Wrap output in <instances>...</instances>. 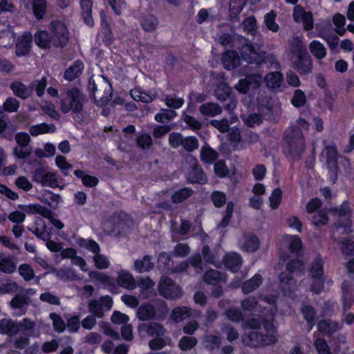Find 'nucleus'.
Returning <instances> with one entry per match:
<instances>
[{
    "label": "nucleus",
    "mask_w": 354,
    "mask_h": 354,
    "mask_svg": "<svg viewBox=\"0 0 354 354\" xmlns=\"http://www.w3.org/2000/svg\"><path fill=\"white\" fill-rule=\"evenodd\" d=\"M270 311L271 312L270 313H264L262 311L265 317L264 328L268 333L265 338H262L257 331H254V330L258 329L260 326L258 320V317L260 316L259 315L254 314V317L251 318L250 321L245 323V335L243 338V341L246 345L257 347L263 345H269L276 342L277 335L275 328L272 323V309H271Z\"/></svg>",
    "instance_id": "nucleus-1"
},
{
    "label": "nucleus",
    "mask_w": 354,
    "mask_h": 354,
    "mask_svg": "<svg viewBox=\"0 0 354 354\" xmlns=\"http://www.w3.org/2000/svg\"><path fill=\"white\" fill-rule=\"evenodd\" d=\"M219 41L223 46L232 44L234 46L239 47V45H241V53L242 57L248 63L256 62L257 64H261L269 61L272 65H274V68L279 66V64L275 62L273 56L267 55L264 51L259 50V47L256 48L248 44V41L242 37L224 34L219 37Z\"/></svg>",
    "instance_id": "nucleus-2"
},
{
    "label": "nucleus",
    "mask_w": 354,
    "mask_h": 354,
    "mask_svg": "<svg viewBox=\"0 0 354 354\" xmlns=\"http://www.w3.org/2000/svg\"><path fill=\"white\" fill-rule=\"evenodd\" d=\"M19 333L28 336L39 335V333L36 332V324L28 319L26 318L21 322L11 319L0 320V333L13 336Z\"/></svg>",
    "instance_id": "nucleus-3"
},
{
    "label": "nucleus",
    "mask_w": 354,
    "mask_h": 354,
    "mask_svg": "<svg viewBox=\"0 0 354 354\" xmlns=\"http://www.w3.org/2000/svg\"><path fill=\"white\" fill-rule=\"evenodd\" d=\"M305 141L301 128L292 127L286 131L283 152L292 158L299 157L305 149Z\"/></svg>",
    "instance_id": "nucleus-4"
},
{
    "label": "nucleus",
    "mask_w": 354,
    "mask_h": 354,
    "mask_svg": "<svg viewBox=\"0 0 354 354\" xmlns=\"http://www.w3.org/2000/svg\"><path fill=\"white\" fill-rule=\"evenodd\" d=\"M295 45L291 50V62L300 73L307 74L311 71L312 61L307 53L306 46L299 37L295 39Z\"/></svg>",
    "instance_id": "nucleus-5"
},
{
    "label": "nucleus",
    "mask_w": 354,
    "mask_h": 354,
    "mask_svg": "<svg viewBox=\"0 0 354 354\" xmlns=\"http://www.w3.org/2000/svg\"><path fill=\"white\" fill-rule=\"evenodd\" d=\"M140 333L146 332L149 335L153 337L154 339L149 342V347L153 350L160 349L164 347L167 344H169L170 339L168 337H162L165 333L162 327L156 324H140L138 327Z\"/></svg>",
    "instance_id": "nucleus-6"
},
{
    "label": "nucleus",
    "mask_w": 354,
    "mask_h": 354,
    "mask_svg": "<svg viewBox=\"0 0 354 354\" xmlns=\"http://www.w3.org/2000/svg\"><path fill=\"white\" fill-rule=\"evenodd\" d=\"M304 265L300 261L289 262L286 266V270L279 275V280L282 285L288 286V288H284V294L290 296V286L293 277L299 275L303 272Z\"/></svg>",
    "instance_id": "nucleus-7"
},
{
    "label": "nucleus",
    "mask_w": 354,
    "mask_h": 354,
    "mask_svg": "<svg viewBox=\"0 0 354 354\" xmlns=\"http://www.w3.org/2000/svg\"><path fill=\"white\" fill-rule=\"evenodd\" d=\"M83 97L80 91L72 88L65 92L64 97L61 100V109L63 112L71 111L77 112L81 110Z\"/></svg>",
    "instance_id": "nucleus-8"
},
{
    "label": "nucleus",
    "mask_w": 354,
    "mask_h": 354,
    "mask_svg": "<svg viewBox=\"0 0 354 354\" xmlns=\"http://www.w3.org/2000/svg\"><path fill=\"white\" fill-rule=\"evenodd\" d=\"M321 160L326 165L330 180L335 181L337 174V155L336 148L333 145H325L321 154Z\"/></svg>",
    "instance_id": "nucleus-9"
},
{
    "label": "nucleus",
    "mask_w": 354,
    "mask_h": 354,
    "mask_svg": "<svg viewBox=\"0 0 354 354\" xmlns=\"http://www.w3.org/2000/svg\"><path fill=\"white\" fill-rule=\"evenodd\" d=\"M78 243L81 247L90 250L94 254H96L93 257V261L97 268L105 269L109 266L110 261L109 259L104 255L98 254L100 252V246L96 242L92 240L80 239L78 240Z\"/></svg>",
    "instance_id": "nucleus-10"
},
{
    "label": "nucleus",
    "mask_w": 354,
    "mask_h": 354,
    "mask_svg": "<svg viewBox=\"0 0 354 354\" xmlns=\"http://www.w3.org/2000/svg\"><path fill=\"white\" fill-rule=\"evenodd\" d=\"M51 30L54 45L62 46L66 44L69 38V32L64 21H53L51 24Z\"/></svg>",
    "instance_id": "nucleus-11"
},
{
    "label": "nucleus",
    "mask_w": 354,
    "mask_h": 354,
    "mask_svg": "<svg viewBox=\"0 0 354 354\" xmlns=\"http://www.w3.org/2000/svg\"><path fill=\"white\" fill-rule=\"evenodd\" d=\"M112 299L109 296L101 297L99 300H93L88 304V310L95 317L102 318L106 311L112 307Z\"/></svg>",
    "instance_id": "nucleus-12"
},
{
    "label": "nucleus",
    "mask_w": 354,
    "mask_h": 354,
    "mask_svg": "<svg viewBox=\"0 0 354 354\" xmlns=\"http://www.w3.org/2000/svg\"><path fill=\"white\" fill-rule=\"evenodd\" d=\"M33 180L44 186L55 188L58 186L57 175L55 172L38 168L34 172Z\"/></svg>",
    "instance_id": "nucleus-13"
},
{
    "label": "nucleus",
    "mask_w": 354,
    "mask_h": 354,
    "mask_svg": "<svg viewBox=\"0 0 354 354\" xmlns=\"http://www.w3.org/2000/svg\"><path fill=\"white\" fill-rule=\"evenodd\" d=\"M292 17L296 23L303 25L304 30H309L313 28L314 21L312 12L306 11L301 6H295Z\"/></svg>",
    "instance_id": "nucleus-14"
},
{
    "label": "nucleus",
    "mask_w": 354,
    "mask_h": 354,
    "mask_svg": "<svg viewBox=\"0 0 354 354\" xmlns=\"http://www.w3.org/2000/svg\"><path fill=\"white\" fill-rule=\"evenodd\" d=\"M310 275L313 280L314 285L311 288V290L318 293L322 290L323 274V260L322 259H317L312 264L310 271Z\"/></svg>",
    "instance_id": "nucleus-15"
},
{
    "label": "nucleus",
    "mask_w": 354,
    "mask_h": 354,
    "mask_svg": "<svg viewBox=\"0 0 354 354\" xmlns=\"http://www.w3.org/2000/svg\"><path fill=\"white\" fill-rule=\"evenodd\" d=\"M303 248L301 239L296 235L286 234L281 241V250H288L291 254H297Z\"/></svg>",
    "instance_id": "nucleus-16"
},
{
    "label": "nucleus",
    "mask_w": 354,
    "mask_h": 354,
    "mask_svg": "<svg viewBox=\"0 0 354 354\" xmlns=\"http://www.w3.org/2000/svg\"><path fill=\"white\" fill-rule=\"evenodd\" d=\"M261 82V77L259 75H248L245 79L239 80L235 88L239 92L245 93L250 90L258 88Z\"/></svg>",
    "instance_id": "nucleus-17"
},
{
    "label": "nucleus",
    "mask_w": 354,
    "mask_h": 354,
    "mask_svg": "<svg viewBox=\"0 0 354 354\" xmlns=\"http://www.w3.org/2000/svg\"><path fill=\"white\" fill-rule=\"evenodd\" d=\"M160 295L166 298L176 299L180 295L178 286H175L169 279L162 277L159 285Z\"/></svg>",
    "instance_id": "nucleus-18"
},
{
    "label": "nucleus",
    "mask_w": 354,
    "mask_h": 354,
    "mask_svg": "<svg viewBox=\"0 0 354 354\" xmlns=\"http://www.w3.org/2000/svg\"><path fill=\"white\" fill-rule=\"evenodd\" d=\"M335 215L339 218L341 222L338 228H342L343 232L348 233L351 232V221L350 219V207L347 203H344L341 207L335 211Z\"/></svg>",
    "instance_id": "nucleus-19"
},
{
    "label": "nucleus",
    "mask_w": 354,
    "mask_h": 354,
    "mask_svg": "<svg viewBox=\"0 0 354 354\" xmlns=\"http://www.w3.org/2000/svg\"><path fill=\"white\" fill-rule=\"evenodd\" d=\"M275 297L272 295L271 298H268L267 295H265L261 299V303L259 304L254 298H248L243 301L242 307L245 313L246 311L259 312V309L263 306V303H268L270 305H272L275 302Z\"/></svg>",
    "instance_id": "nucleus-20"
},
{
    "label": "nucleus",
    "mask_w": 354,
    "mask_h": 354,
    "mask_svg": "<svg viewBox=\"0 0 354 354\" xmlns=\"http://www.w3.org/2000/svg\"><path fill=\"white\" fill-rule=\"evenodd\" d=\"M32 42V35L29 32H24L20 36L16 44V54L17 56H24L26 55L30 48Z\"/></svg>",
    "instance_id": "nucleus-21"
},
{
    "label": "nucleus",
    "mask_w": 354,
    "mask_h": 354,
    "mask_svg": "<svg viewBox=\"0 0 354 354\" xmlns=\"http://www.w3.org/2000/svg\"><path fill=\"white\" fill-rule=\"evenodd\" d=\"M193 167L187 174V179L192 183H204L206 181V177L202 171V169L196 163V160L190 156L189 158Z\"/></svg>",
    "instance_id": "nucleus-22"
},
{
    "label": "nucleus",
    "mask_w": 354,
    "mask_h": 354,
    "mask_svg": "<svg viewBox=\"0 0 354 354\" xmlns=\"http://www.w3.org/2000/svg\"><path fill=\"white\" fill-rule=\"evenodd\" d=\"M131 95L136 101L149 103L156 98V93L154 91H146L140 88H136L131 91Z\"/></svg>",
    "instance_id": "nucleus-23"
},
{
    "label": "nucleus",
    "mask_w": 354,
    "mask_h": 354,
    "mask_svg": "<svg viewBox=\"0 0 354 354\" xmlns=\"http://www.w3.org/2000/svg\"><path fill=\"white\" fill-rule=\"evenodd\" d=\"M239 245L243 250L253 252L259 248V241L255 235L247 234L240 239Z\"/></svg>",
    "instance_id": "nucleus-24"
},
{
    "label": "nucleus",
    "mask_w": 354,
    "mask_h": 354,
    "mask_svg": "<svg viewBox=\"0 0 354 354\" xmlns=\"http://www.w3.org/2000/svg\"><path fill=\"white\" fill-rule=\"evenodd\" d=\"M118 284L128 290H133L136 288V283L133 276L127 270H121L118 272Z\"/></svg>",
    "instance_id": "nucleus-25"
},
{
    "label": "nucleus",
    "mask_w": 354,
    "mask_h": 354,
    "mask_svg": "<svg viewBox=\"0 0 354 354\" xmlns=\"http://www.w3.org/2000/svg\"><path fill=\"white\" fill-rule=\"evenodd\" d=\"M222 63L225 69L232 70L241 63V59L234 51H226L222 57Z\"/></svg>",
    "instance_id": "nucleus-26"
},
{
    "label": "nucleus",
    "mask_w": 354,
    "mask_h": 354,
    "mask_svg": "<svg viewBox=\"0 0 354 354\" xmlns=\"http://www.w3.org/2000/svg\"><path fill=\"white\" fill-rule=\"evenodd\" d=\"M19 207L25 213L35 214H38L45 218L50 217V211L39 204L19 205Z\"/></svg>",
    "instance_id": "nucleus-27"
},
{
    "label": "nucleus",
    "mask_w": 354,
    "mask_h": 354,
    "mask_svg": "<svg viewBox=\"0 0 354 354\" xmlns=\"http://www.w3.org/2000/svg\"><path fill=\"white\" fill-rule=\"evenodd\" d=\"M10 88L15 95L22 99L29 97L32 93V88L30 87V85L26 86L20 82L12 83Z\"/></svg>",
    "instance_id": "nucleus-28"
},
{
    "label": "nucleus",
    "mask_w": 354,
    "mask_h": 354,
    "mask_svg": "<svg viewBox=\"0 0 354 354\" xmlns=\"http://www.w3.org/2000/svg\"><path fill=\"white\" fill-rule=\"evenodd\" d=\"M199 111L205 117H214L221 113V108L216 103H205L200 106Z\"/></svg>",
    "instance_id": "nucleus-29"
},
{
    "label": "nucleus",
    "mask_w": 354,
    "mask_h": 354,
    "mask_svg": "<svg viewBox=\"0 0 354 354\" xmlns=\"http://www.w3.org/2000/svg\"><path fill=\"white\" fill-rule=\"evenodd\" d=\"M224 263L234 272L240 268L242 261L240 255L237 253H229L225 257Z\"/></svg>",
    "instance_id": "nucleus-30"
},
{
    "label": "nucleus",
    "mask_w": 354,
    "mask_h": 354,
    "mask_svg": "<svg viewBox=\"0 0 354 354\" xmlns=\"http://www.w3.org/2000/svg\"><path fill=\"white\" fill-rule=\"evenodd\" d=\"M55 131V127L53 124H48L46 123L32 125L29 129V133L32 136H37L45 133H52Z\"/></svg>",
    "instance_id": "nucleus-31"
},
{
    "label": "nucleus",
    "mask_w": 354,
    "mask_h": 354,
    "mask_svg": "<svg viewBox=\"0 0 354 354\" xmlns=\"http://www.w3.org/2000/svg\"><path fill=\"white\" fill-rule=\"evenodd\" d=\"M82 16L84 22L89 26L93 25V19L91 16V0H80Z\"/></svg>",
    "instance_id": "nucleus-32"
},
{
    "label": "nucleus",
    "mask_w": 354,
    "mask_h": 354,
    "mask_svg": "<svg viewBox=\"0 0 354 354\" xmlns=\"http://www.w3.org/2000/svg\"><path fill=\"white\" fill-rule=\"evenodd\" d=\"M266 86L272 89L279 88L282 82V75L279 72L268 73L264 79Z\"/></svg>",
    "instance_id": "nucleus-33"
},
{
    "label": "nucleus",
    "mask_w": 354,
    "mask_h": 354,
    "mask_svg": "<svg viewBox=\"0 0 354 354\" xmlns=\"http://www.w3.org/2000/svg\"><path fill=\"white\" fill-rule=\"evenodd\" d=\"M84 68V64L82 62H75L72 66L68 68L64 73L65 79L71 81L79 77Z\"/></svg>",
    "instance_id": "nucleus-34"
},
{
    "label": "nucleus",
    "mask_w": 354,
    "mask_h": 354,
    "mask_svg": "<svg viewBox=\"0 0 354 354\" xmlns=\"http://www.w3.org/2000/svg\"><path fill=\"white\" fill-rule=\"evenodd\" d=\"M35 41L37 45L42 48H47L53 44V36L49 37L46 31H39L35 35Z\"/></svg>",
    "instance_id": "nucleus-35"
},
{
    "label": "nucleus",
    "mask_w": 354,
    "mask_h": 354,
    "mask_svg": "<svg viewBox=\"0 0 354 354\" xmlns=\"http://www.w3.org/2000/svg\"><path fill=\"white\" fill-rule=\"evenodd\" d=\"M309 50L311 54L319 59H323L326 55V48L319 41H311L309 44Z\"/></svg>",
    "instance_id": "nucleus-36"
},
{
    "label": "nucleus",
    "mask_w": 354,
    "mask_h": 354,
    "mask_svg": "<svg viewBox=\"0 0 354 354\" xmlns=\"http://www.w3.org/2000/svg\"><path fill=\"white\" fill-rule=\"evenodd\" d=\"M88 275L91 279H95L105 286L111 288L114 286V280L109 275L96 271L89 272Z\"/></svg>",
    "instance_id": "nucleus-37"
},
{
    "label": "nucleus",
    "mask_w": 354,
    "mask_h": 354,
    "mask_svg": "<svg viewBox=\"0 0 354 354\" xmlns=\"http://www.w3.org/2000/svg\"><path fill=\"white\" fill-rule=\"evenodd\" d=\"M27 305V301L24 297L17 296L10 302L11 307L16 311L15 315L21 316L25 313V307Z\"/></svg>",
    "instance_id": "nucleus-38"
},
{
    "label": "nucleus",
    "mask_w": 354,
    "mask_h": 354,
    "mask_svg": "<svg viewBox=\"0 0 354 354\" xmlns=\"http://www.w3.org/2000/svg\"><path fill=\"white\" fill-rule=\"evenodd\" d=\"M15 36L11 28L0 31V46L8 47L13 44Z\"/></svg>",
    "instance_id": "nucleus-39"
},
{
    "label": "nucleus",
    "mask_w": 354,
    "mask_h": 354,
    "mask_svg": "<svg viewBox=\"0 0 354 354\" xmlns=\"http://www.w3.org/2000/svg\"><path fill=\"white\" fill-rule=\"evenodd\" d=\"M153 266V264L149 256H145L142 260H137L134 264L135 270L138 272H148Z\"/></svg>",
    "instance_id": "nucleus-40"
},
{
    "label": "nucleus",
    "mask_w": 354,
    "mask_h": 354,
    "mask_svg": "<svg viewBox=\"0 0 354 354\" xmlns=\"http://www.w3.org/2000/svg\"><path fill=\"white\" fill-rule=\"evenodd\" d=\"M262 279L259 274H255L250 280L246 281L243 285V291L244 293H249L255 290L261 283Z\"/></svg>",
    "instance_id": "nucleus-41"
},
{
    "label": "nucleus",
    "mask_w": 354,
    "mask_h": 354,
    "mask_svg": "<svg viewBox=\"0 0 354 354\" xmlns=\"http://www.w3.org/2000/svg\"><path fill=\"white\" fill-rule=\"evenodd\" d=\"M155 314L153 306L150 305L141 306L137 312V315L139 319L142 320H147L151 319Z\"/></svg>",
    "instance_id": "nucleus-42"
},
{
    "label": "nucleus",
    "mask_w": 354,
    "mask_h": 354,
    "mask_svg": "<svg viewBox=\"0 0 354 354\" xmlns=\"http://www.w3.org/2000/svg\"><path fill=\"white\" fill-rule=\"evenodd\" d=\"M190 310L186 307H178L174 309L171 314L172 319L176 322H181L190 316Z\"/></svg>",
    "instance_id": "nucleus-43"
},
{
    "label": "nucleus",
    "mask_w": 354,
    "mask_h": 354,
    "mask_svg": "<svg viewBox=\"0 0 354 354\" xmlns=\"http://www.w3.org/2000/svg\"><path fill=\"white\" fill-rule=\"evenodd\" d=\"M282 200V191L279 188L273 190L269 197L270 207L272 209H277Z\"/></svg>",
    "instance_id": "nucleus-44"
},
{
    "label": "nucleus",
    "mask_w": 354,
    "mask_h": 354,
    "mask_svg": "<svg viewBox=\"0 0 354 354\" xmlns=\"http://www.w3.org/2000/svg\"><path fill=\"white\" fill-rule=\"evenodd\" d=\"M276 17L277 13L274 11H270L264 17L266 27L272 32H277L279 28V25L275 22Z\"/></svg>",
    "instance_id": "nucleus-45"
},
{
    "label": "nucleus",
    "mask_w": 354,
    "mask_h": 354,
    "mask_svg": "<svg viewBox=\"0 0 354 354\" xmlns=\"http://www.w3.org/2000/svg\"><path fill=\"white\" fill-rule=\"evenodd\" d=\"M55 147L51 143L44 145V149H37L35 151V155L38 158H48L55 155Z\"/></svg>",
    "instance_id": "nucleus-46"
},
{
    "label": "nucleus",
    "mask_w": 354,
    "mask_h": 354,
    "mask_svg": "<svg viewBox=\"0 0 354 354\" xmlns=\"http://www.w3.org/2000/svg\"><path fill=\"white\" fill-rule=\"evenodd\" d=\"M339 327L337 324L332 322L330 320H323L318 324V329L319 331L330 334L335 332Z\"/></svg>",
    "instance_id": "nucleus-47"
},
{
    "label": "nucleus",
    "mask_w": 354,
    "mask_h": 354,
    "mask_svg": "<svg viewBox=\"0 0 354 354\" xmlns=\"http://www.w3.org/2000/svg\"><path fill=\"white\" fill-rule=\"evenodd\" d=\"M46 9V3L45 0H34L32 3V10L35 16L37 19H41L45 14Z\"/></svg>",
    "instance_id": "nucleus-48"
},
{
    "label": "nucleus",
    "mask_w": 354,
    "mask_h": 354,
    "mask_svg": "<svg viewBox=\"0 0 354 354\" xmlns=\"http://www.w3.org/2000/svg\"><path fill=\"white\" fill-rule=\"evenodd\" d=\"M246 0H231L230 2V16L235 19L241 12Z\"/></svg>",
    "instance_id": "nucleus-49"
},
{
    "label": "nucleus",
    "mask_w": 354,
    "mask_h": 354,
    "mask_svg": "<svg viewBox=\"0 0 354 354\" xmlns=\"http://www.w3.org/2000/svg\"><path fill=\"white\" fill-rule=\"evenodd\" d=\"M16 269V263L13 259L10 257H5L0 261V272L5 273H12Z\"/></svg>",
    "instance_id": "nucleus-50"
},
{
    "label": "nucleus",
    "mask_w": 354,
    "mask_h": 354,
    "mask_svg": "<svg viewBox=\"0 0 354 354\" xmlns=\"http://www.w3.org/2000/svg\"><path fill=\"white\" fill-rule=\"evenodd\" d=\"M192 191L189 188H183L174 193L171 196L172 201L175 203H180L189 196H191Z\"/></svg>",
    "instance_id": "nucleus-51"
},
{
    "label": "nucleus",
    "mask_w": 354,
    "mask_h": 354,
    "mask_svg": "<svg viewBox=\"0 0 354 354\" xmlns=\"http://www.w3.org/2000/svg\"><path fill=\"white\" fill-rule=\"evenodd\" d=\"M204 279L207 283L210 284H217L220 281L225 280L218 271L214 270L206 272L204 275Z\"/></svg>",
    "instance_id": "nucleus-52"
},
{
    "label": "nucleus",
    "mask_w": 354,
    "mask_h": 354,
    "mask_svg": "<svg viewBox=\"0 0 354 354\" xmlns=\"http://www.w3.org/2000/svg\"><path fill=\"white\" fill-rule=\"evenodd\" d=\"M75 175L82 178V183L88 187H93L97 185L98 180L92 176L84 175V172L81 170H75Z\"/></svg>",
    "instance_id": "nucleus-53"
},
{
    "label": "nucleus",
    "mask_w": 354,
    "mask_h": 354,
    "mask_svg": "<svg viewBox=\"0 0 354 354\" xmlns=\"http://www.w3.org/2000/svg\"><path fill=\"white\" fill-rule=\"evenodd\" d=\"M34 233L44 240L47 239L49 237L46 226L42 219L39 218L36 221V227L34 230Z\"/></svg>",
    "instance_id": "nucleus-54"
},
{
    "label": "nucleus",
    "mask_w": 354,
    "mask_h": 354,
    "mask_svg": "<svg viewBox=\"0 0 354 354\" xmlns=\"http://www.w3.org/2000/svg\"><path fill=\"white\" fill-rule=\"evenodd\" d=\"M201 156L205 162H212L216 158V153L208 146H203L201 151Z\"/></svg>",
    "instance_id": "nucleus-55"
},
{
    "label": "nucleus",
    "mask_w": 354,
    "mask_h": 354,
    "mask_svg": "<svg viewBox=\"0 0 354 354\" xmlns=\"http://www.w3.org/2000/svg\"><path fill=\"white\" fill-rule=\"evenodd\" d=\"M42 111L50 118L57 120L59 117V114L57 111L55 110V106L49 102H43L41 105Z\"/></svg>",
    "instance_id": "nucleus-56"
},
{
    "label": "nucleus",
    "mask_w": 354,
    "mask_h": 354,
    "mask_svg": "<svg viewBox=\"0 0 354 354\" xmlns=\"http://www.w3.org/2000/svg\"><path fill=\"white\" fill-rule=\"evenodd\" d=\"M176 112L172 110L163 109L155 116V120L159 122L169 121L176 116Z\"/></svg>",
    "instance_id": "nucleus-57"
},
{
    "label": "nucleus",
    "mask_w": 354,
    "mask_h": 354,
    "mask_svg": "<svg viewBox=\"0 0 354 354\" xmlns=\"http://www.w3.org/2000/svg\"><path fill=\"white\" fill-rule=\"evenodd\" d=\"M333 21L335 26H336L335 32L339 35H343L345 32V29L344 28L346 22L344 16L341 14H336L333 17Z\"/></svg>",
    "instance_id": "nucleus-58"
},
{
    "label": "nucleus",
    "mask_w": 354,
    "mask_h": 354,
    "mask_svg": "<svg viewBox=\"0 0 354 354\" xmlns=\"http://www.w3.org/2000/svg\"><path fill=\"white\" fill-rule=\"evenodd\" d=\"M3 109L9 113L16 112L19 107V102L15 97H10L3 104Z\"/></svg>",
    "instance_id": "nucleus-59"
},
{
    "label": "nucleus",
    "mask_w": 354,
    "mask_h": 354,
    "mask_svg": "<svg viewBox=\"0 0 354 354\" xmlns=\"http://www.w3.org/2000/svg\"><path fill=\"white\" fill-rule=\"evenodd\" d=\"M45 203H47L52 208H57L61 203L62 199L57 194L52 192H48L45 195Z\"/></svg>",
    "instance_id": "nucleus-60"
},
{
    "label": "nucleus",
    "mask_w": 354,
    "mask_h": 354,
    "mask_svg": "<svg viewBox=\"0 0 354 354\" xmlns=\"http://www.w3.org/2000/svg\"><path fill=\"white\" fill-rule=\"evenodd\" d=\"M15 185L25 192H28L32 188L31 182L25 176L18 177L15 180Z\"/></svg>",
    "instance_id": "nucleus-61"
},
{
    "label": "nucleus",
    "mask_w": 354,
    "mask_h": 354,
    "mask_svg": "<svg viewBox=\"0 0 354 354\" xmlns=\"http://www.w3.org/2000/svg\"><path fill=\"white\" fill-rule=\"evenodd\" d=\"M142 26L147 31L153 30L157 26V19L153 15H149L142 21Z\"/></svg>",
    "instance_id": "nucleus-62"
},
{
    "label": "nucleus",
    "mask_w": 354,
    "mask_h": 354,
    "mask_svg": "<svg viewBox=\"0 0 354 354\" xmlns=\"http://www.w3.org/2000/svg\"><path fill=\"white\" fill-rule=\"evenodd\" d=\"M20 275L26 281L32 279L34 277L32 268L28 264H22L19 268Z\"/></svg>",
    "instance_id": "nucleus-63"
},
{
    "label": "nucleus",
    "mask_w": 354,
    "mask_h": 354,
    "mask_svg": "<svg viewBox=\"0 0 354 354\" xmlns=\"http://www.w3.org/2000/svg\"><path fill=\"white\" fill-rule=\"evenodd\" d=\"M196 344V339L192 337H183L179 342V348L182 351H186L193 348Z\"/></svg>",
    "instance_id": "nucleus-64"
}]
</instances>
